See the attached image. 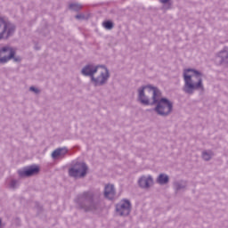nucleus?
Here are the masks:
<instances>
[{"instance_id": "nucleus-12", "label": "nucleus", "mask_w": 228, "mask_h": 228, "mask_svg": "<svg viewBox=\"0 0 228 228\" xmlns=\"http://www.w3.org/2000/svg\"><path fill=\"white\" fill-rule=\"evenodd\" d=\"M216 65H228V48L224 47L215 57Z\"/></svg>"}, {"instance_id": "nucleus-18", "label": "nucleus", "mask_w": 228, "mask_h": 228, "mask_svg": "<svg viewBox=\"0 0 228 228\" xmlns=\"http://www.w3.org/2000/svg\"><path fill=\"white\" fill-rule=\"evenodd\" d=\"M69 9L72 12H81V10L83 9V5H81V4L73 3L69 4Z\"/></svg>"}, {"instance_id": "nucleus-3", "label": "nucleus", "mask_w": 228, "mask_h": 228, "mask_svg": "<svg viewBox=\"0 0 228 228\" xmlns=\"http://www.w3.org/2000/svg\"><path fill=\"white\" fill-rule=\"evenodd\" d=\"M161 96L159 88L152 86H142L137 89V101L142 106H154L158 102V97Z\"/></svg>"}, {"instance_id": "nucleus-14", "label": "nucleus", "mask_w": 228, "mask_h": 228, "mask_svg": "<svg viewBox=\"0 0 228 228\" xmlns=\"http://www.w3.org/2000/svg\"><path fill=\"white\" fill-rule=\"evenodd\" d=\"M68 153L69 149H67V147L58 148L52 152V158L53 159H58V158L63 159V158H65V156H67Z\"/></svg>"}, {"instance_id": "nucleus-8", "label": "nucleus", "mask_w": 228, "mask_h": 228, "mask_svg": "<svg viewBox=\"0 0 228 228\" xmlns=\"http://www.w3.org/2000/svg\"><path fill=\"white\" fill-rule=\"evenodd\" d=\"M105 72H101V74L95 77H93L91 79V83L94 85V86H104L106 83H108V80L110 79V69L104 66Z\"/></svg>"}, {"instance_id": "nucleus-4", "label": "nucleus", "mask_w": 228, "mask_h": 228, "mask_svg": "<svg viewBox=\"0 0 228 228\" xmlns=\"http://www.w3.org/2000/svg\"><path fill=\"white\" fill-rule=\"evenodd\" d=\"M156 107L154 111L157 112L160 117H168L174 111V102H172L168 98L157 97Z\"/></svg>"}, {"instance_id": "nucleus-20", "label": "nucleus", "mask_w": 228, "mask_h": 228, "mask_svg": "<svg viewBox=\"0 0 228 228\" xmlns=\"http://www.w3.org/2000/svg\"><path fill=\"white\" fill-rule=\"evenodd\" d=\"M102 26L105 29L111 30L112 28H115V23L110 20H107L102 22Z\"/></svg>"}, {"instance_id": "nucleus-7", "label": "nucleus", "mask_w": 228, "mask_h": 228, "mask_svg": "<svg viewBox=\"0 0 228 228\" xmlns=\"http://www.w3.org/2000/svg\"><path fill=\"white\" fill-rule=\"evenodd\" d=\"M132 205L129 200H122L120 203L116 205V213L119 216H129L131 215Z\"/></svg>"}, {"instance_id": "nucleus-17", "label": "nucleus", "mask_w": 228, "mask_h": 228, "mask_svg": "<svg viewBox=\"0 0 228 228\" xmlns=\"http://www.w3.org/2000/svg\"><path fill=\"white\" fill-rule=\"evenodd\" d=\"M170 183V176L167 174H160L156 179V183L160 184V186H165Z\"/></svg>"}, {"instance_id": "nucleus-1", "label": "nucleus", "mask_w": 228, "mask_h": 228, "mask_svg": "<svg viewBox=\"0 0 228 228\" xmlns=\"http://www.w3.org/2000/svg\"><path fill=\"white\" fill-rule=\"evenodd\" d=\"M184 86L183 91L189 95H193L195 90L204 92V84L202 83V72L195 69H185L183 70Z\"/></svg>"}, {"instance_id": "nucleus-11", "label": "nucleus", "mask_w": 228, "mask_h": 228, "mask_svg": "<svg viewBox=\"0 0 228 228\" xmlns=\"http://www.w3.org/2000/svg\"><path fill=\"white\" fill-rule=\"evenodd\" d=\"M101 68H104V65H94L93 63H89L83 67L81 69V74L82 76L90 77V79H92Z\"/></svg>"}, {"instance_id": "nucleus-24", "label": "nucleus", "mask_w": 228, "mask_h": 228, "mask_svg": "<svg viewBox=\"0 0 228 228\" xmlns=\"http://www.w3.org/2000/svg\"><path fill=\"white\" fill-rule=\"evenodd\" d=\"M12 60H13L15 63H20L22 61V57L13 55V58H12Z\"/></svg>"}, {"instance_id": "nucleus-26", "label": "nucleus", "mask_w": 228, "mask_h": 228, "mask_svg": "<svg viewBox=\"0 0 228 228\" xmlns=\"http://www.w3.org/2000/svg\"><path fill=\"white\" fill-rule=\"evenodd\" d=\"M3 225V220L0 218V228Z\"/></svg>"}, {"instance_id": "nucleus-15", "label": "nucleus", "mask_w": 228, "mask_h": 228, "mask_svg": "<svg viewBox=\"0 0 228 228\" xmlns=\"http://www.w3.org/2000/svg\"><path fill=\"white\" fill-rule=\"evenodd\" d=\"M186 186H188V182L185 180H177L173 183V188L175 193L186 190Z\"/></svg>"}, {"instance_id": "nucleus-19", "label": "nucleus", "mask_w": 228, "mask_h": 228, "mask_svg": "<svg viewBox=\"0 0 228 228\" xmlns=\"http://www.w3.org/2000/svg\"><path fill=\"white\" fill-rule=\"evenodd\" d=\"M213 156H214V153L211 151H204L202 152V158H203L204 161H210V159H211V158H213Z\"/></svg>"}, {"instance_id": "nucleus-16", "label": "nucleus", "mask_w": 228, "mask_h": 228, "mask_svg": "<svg viewBox=\"0 0 228 228\" xmlns=\"http://www.w3.org/2000/svg\"><path fill=\"white\" fill-rule=\"evenodd\" d=\"M104 197L109 200L115 199V186L113 184H107L104 189Z\"/></svg>"}, {"instance_id": "nucleus-10", "label": "nucleus", "mask_w": 228, "mask_h": 228, "mask_svg": "<svg viewBox=\"0 0 228 228\" xmlns=\"http://www.w3.org/2000/svg\"><path fill=\"white\" fill-rule=\"evenodd\" d=\"M13 56H15V50L12 47L3 46L0 48V63L2 65L8 63Z\"/></svg>"}, {"instance_id": "nucleus-22", "label": "nucleus", "mask_w": 228, "mask_h": 228, "mask_svg": "<svg viewBox=\"0 0 228 228\" xmlns=\"http://www.w3.org/2000/svg\"><path fill=\"white\" fill-rule=\"evenodd\" d=\"M17 180L15 179H12L10 181V183H9V188H11V190H15V188H17Z\"/></svg>"}, {"instance_id": "nucleus-25", "label": "nucleus", "mask_w": 228, "mask_h": 228, "mask_svg": "<svg viewBox=\"0 0 228 228\" xmlns=\"http://www.w3.org/2000/svg\"><path fill=\"white\" fill-rule=\"evenodd\" d=\"M30 92H34V94H40V89L35 87V86H30L29 87Z\"/></svg>"}, {"instance_id": "nucleus-9", "label": "nucleus", "mask_w": 228, "mask_h": 228, "mask_svg": "<svg viewBox=\"0 0 228 228\" xmlns=\"http://www.w3.org/2000/svg\"><path fill=\"white\" fill-rule=\"evenodd\" d=\"M38 174H40V167L37 165L28 166L18 170L19 177H33V175H38Z\"/></svg>"}, {"instance_id": "nucleus-21", "label": "nucleus", "mask_w": 228, "mask_h": 228, "mask_svg": "<svg viewBox=\"0 0 228 228\" xmlns=\"http://www.w3.org/2000/svg\"><path fill=\"white\" fill-rule=\"evenodd\" d=\"M159 3H162L163 5V10H170L172 9V2L170 0H159Z\"/></svg>"}, {"instance_id": "nucleus-23", "label": "nucleus", "mask_w": 228, "mask_h": 228, "mask_svg": "<svg viewBox=\"0 0 228 228\" xmlns=\"http://www.w3.org/2000/svg\"><path fill=\"white\" fill-rule=\"evenodd\" d=\"M75 19H77V20H85L88 18H86V16L85 14H77L75 16Z\"/></svg>"}, {"instance_id": "nucleus-2", "label": "nucleus", "mask_w": 228, "mask_h": 228, "mask_svg": "<svg viewBox=\"0 0 228 228\" xmlns=\"http://www.w3.org/2000/svg\"><path fill=\"white\" fill-rule=\"evenodd\" d=\"M77 208L85 211V213H95L101 208V203L95 200V194L90 191H84L74 200Z\"/></svg>"}, {"instance_id": "nucleus-6", "label": "nucleus", "mask_w": 228, "mask_h": 228, "mask_svg": "<svg viewBox=\"0 0 228 228\" xmlns=\"http://www.w3.org/2000/svg\"><path fill=\"white\" fill-rule=\"evenodd\" d=\"M15 29H17L15 24L0 17V40H8L10 37H13Z\"/></svg>"}, {"instance_id": "nucleus-5", "label": "nucleus", "mask_w": 228, "mask_h": 228, "mask_svg": "<svg viewBox=\"0 0 228 228\" xmlns=\"http://www.w3.org/2000/svg\"><path fill=\"white\" fill-rule=\"evenodd\" d=\"M68 174L73 179H85L88 174V165L85 162L77 161L70 166Z\"/></svg>"}, {"instance_id": "nucleus-13", "label": "nucleus", "mask_w": 228, "mask_h": 228, "mask_svg": "<svg viewBox=\"0 0 228 228\" xmlns=\"http://www.w3.org/2000/svg\"><path fill=\"white\" fill-rule=\"evenodd\" d=\"M138 184L140 188L147 190L148 188H151V184H154V179L152 178V175H142L139 178Z\"/></svg>"}]
</instances>
